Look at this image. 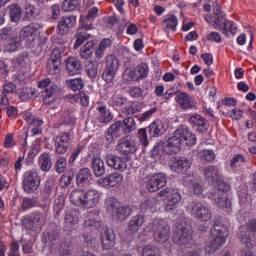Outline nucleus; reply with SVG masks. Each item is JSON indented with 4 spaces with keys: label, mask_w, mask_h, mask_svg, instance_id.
Here are the masks:
<instances>
[{
    "label": "nucleus",
    "mask_w": 256,
    "mask_h": 256,
    "mask_svg": "<svg viewBox=\"0 0 256 256\" xmlns=\"http://www.w3.org/2000/svg\"><path fill=\"white\" fill-rule=\"evenodd\" d=\"M17 35V31L11 26L0 29V43H6Z\"/></svg>",
    "instance_id": "a18cd8bd"
},
{
    "label": "nucleus",
    "mask_w": 256,
    "mask_h": 256,
    "mask_svg": "<svg viewBox=\"0 0 256 256\" xmlns=\"http://www.w3.org/2000/svg\"><path fill=\"white\" fill-rule=\"evenodd\" d=\"M247 163V159L242 154H236L230 160V171L233 173H241L243 171V166Z\"/></svg>",
    "instance_id": "f704fd0d"
},
{
    "label": "nucleus",
    "mask_w": 256,
    "mask_h": 256,
    "mask_svg": "<svg viewBox=\"0 0 256 256\" xmlns=\"http://www.w3.org/2000/svg\"><path fill=\"white\" fill-rule=\"evenodd\" d=\"M39 17V9L35 5L28 4L23 12L22 21L29 23Z\"/></svg>",
    "instance_id": "58836bf2"
},
{
    "label": "nucleus",
    "mask_w": 256,
    "mask_h": 256,
    "mask_svg": "<svg viewBox=\"0 0 256 256\" xmlns=\"http://www.w3.org/2000/svg\"><path fill=\"white\" fill-rule=\"evenodd\" d=\"M38 163L41 171L44 173H48V171H51V167H53V162L49 153L41 154L38 158Z\"/></svg>",
    "instance_id": "37998d69"
},
{
    "label": "nucleus",
    "mask_w": 256,
    "mask_h": 256,
    "mask_svg": "<svg viewBox=\"0 0 256 256\" xmlns=\"http://www.w3.org/2000/svg\"><path fill=\"white\" fill-rule=\"evenodd\" d=\"M211 235L212 240L205 245V253L209 255L225 245L227 237H229V228L225 224H214L211 228Z\"/></svg>",
    "instance_id": "f03ea898"
},
{
    "label": "nucleus",
    "mask_w": 256,
    "mask_h": 256,
    "mask_svg": "<svg viewBox=\"0 0 256 256\" xmlns=\"http://www.w3.org/2000/svg\"><path fill=\"white\" fill-rule=\"evenodd\" d=\"M83 227H84V233L82 234V238L86 243H92L91 235H89V233H93V231H97V229L101 227V224L99 223V221L95 219H88L84 221Z\"/></svg>",
    "instance_id": "5701e85b"
},
{
    "label": "nucleus",
    "mask_w": 256,
    "mask_h": 256,
    "mask_svg": "<svg viewBox=\"0 0 256 256\" xmlns=\"http://www.w3.org/2000/svg\"><path fill=\"white\" fill-rule=\"evenodd\" d=\"M11 23H19L23 21V8L21 5L15 3L8 6Z\"/></svg>",
    "instance_id": "473e14b6"
},
{
    "label": "nucleus",
    "mask_w": 256,
    "mask_h": 256,
    "mask_svg": "<svg viewBox=\"0 0 256 256\" xmlns=\"http://www.w3.org/2000/svg\"><path fill=\"white\" fill-rule=\"evenodd\" d=\"M229 189H231L229 183L219 181L218 190L210 194V199H212V201L216 203L218 207H225L226 209H229V207H231V200L224 196V193H227Z\"/></svg>",
    "instance_id": "6e6552de"
},
{
    "label": "nucleus",
    "mask_w": 256,
    "mask_h": 256,
    "mask_svg": "<svg viewBox=\"0 0 256 256\" xmlns=\"http://www.w3.org/2000/svg\"><path fill=\"white\" fill-rule=\"evenodd\" d=\"M167 29L170 31H177V25H179V21L177 20V16L171 15L167 19L164 20Z\"/></svg>",
    "instance_id": "0e129e2a"
},
{
    "label": "nucleus",
    "mask_w": 256,
    "mask_h": 256,
    "mask_svg": "<svg viewBox=\"0 0 256 256\" xmlns=\"http://www.w3.org/2000/svg\"><path fill=\"white\" fill-rule=\"evenodd\" d=\"M176 103H178L180 109L183 111H189L191 109H197V100L187 92H178L176 94Z\"/></svg>",
    "instance_id": "dca6fc26"
},
{
    "label": "nucleus",
    "mask_w": 256,
    "mask_h": 256,
    "mask_svg": "<svg viewBox=\"0 0 256 256\" xmlns=\"http://www.w3.org/2000/svg\"><path fill=\"white\" fill-rule=\"evenodd\" d=\"M199 157L208 163L215 161V152L213 150H202L198 153Z\"/></svg>",
    "instance_id": "338daca9"
},
{
    "label": "nucleus",
    "mask_w": 256,
    "mask_h": 256,
    "mask_svg": "<svg viewBox=\"0 0 256 256\" xmlns=\"http://www.w3.org/2000/svg\"><path fill=\"white\" fill-rule=\"evenodd\" d=\"M42 241L43 243H50L51 247L59 245V241H61L59 231L48 228L43 233Z\"/></svg>",
    "instance_id": "2f4dec72"
},
{
    "label": "nucleus",
    "mask_w": 256,
    "mask_h": 256,
    "mask_svg": "<svg viewBox=\"0 0 256 256\" xmlns=\"http://www.w3.org/2000/svg\"><path fill=\"white\" fill-rule=\"evenodd\" d=\"M29 63V52H22L14 59L15 67H25Z\"/></svg>",
    "instance_id": "13d9d810"
},
{
    "label": "nucleus",
    "mask_w": 256,
    "mask_h": 256,
    "mask_svg": "<svg viewBox=\"0 0 256 256\" xmlns=\"http://www.w3.org/2000/svg\"><path fill=\"white\" fill-rule=\"evenodd\" d=\"M79 7V0H64L62 2V9L66 12L75 11Z\"/></svg>",
    "instance_id": "e2e57ef3"
},
{
    "label": "nucleus",
    "mask_w": 256,
    "mask_h": 256,
    "mask_svg": "<svg viewBox=\"0 0 256 256\" xmlns=\"http://www.w3.org/2000/svg\"><path fill=\"white\" fill-rule=\"evenodd\" d=\"M65 85L70 91H81L82 89H85V79L81 77L68 79L65 81Z\"/></svg>",
    "instance_id": "a19ab883"
},
{
    "label": "nucleus",
    "mask_w": 256,
    "mask_h": 256,
    "mask_svg": "<svg viewBox=\"0 0 256 256\" xmlns=\"http://www.w3.org/2000/svg\"><path fill=\"white\" fill-rule=\"evenodd\" d=\"M96 111H98V123L107 125V123H111V121H113V113L107 109V106L99 105L97 106Z\"/></svg>",
    "instance_id": "c9c22d12"
},
{
    "label": "nucleus",
    "mask_w": 256,
    "mask_h": 256,
    "mask_svg": "<svg viewBox=\"0 0 256 256\" xmlns=\"http://www.w3.org/2000/svg\"><path fill=\"white\" fill-rule=\"evenodd\" d=\"M159 195L167 199L165 211H167V213H175L177 211V205L181 203V193L174 188H165L159 192Z\"/></svg>",
    "instance_id": "0eeeda50"
},
{
    "label": "nucleus",
    "mask_w": 256,
    "mask_h": 256,
    "mask_svg": "<svg viewBox=\"0 0 256 256\" xmlns=\"http://www.w3.org/2000/svg\"><path fill=\"white\" fill-rule=\"evenodd\" d=\"M46 71L49 75H59V73H61V63L53 62V60H48L46 65Z\"/></svg>",
    "instance_id": "603ef678"
},
{
    "label": "nucleus",
    "mask_w": 256,
    "mask_h": 256,
    "mask_svg": "<svg viewBox=\"0 0 256 256\" xmlns=\"http://www.w3.org/2000/svg\"><path fill=\"white\" fill-rule=\"evenodd\" d=\"M73 132H60L54 143L55 153L57 155H65L71 149V134Z\"/></svg>",
    "instance_id": "ddd939ff"
},
{
    "label": "nucleus",
    "mask_w": 256,
    "mask_h": 256,
    "mask_svg": "<svg viewBox=\"0 0 256 256\" xmlns=\"http://www.w3.org/2000/svg\"><path fill=\"white\" fill-rule=\"evenodd\" d=\"M142 256H161V250L157 246L146 245L142 249Z\"/></svg>",
    "instance_id": "052dcab7"
},
{
    "label": "nucleus",
    "mask_w": 256,
    "mask_h": 256,
    "mask_svg": "<svg viewBox=\"0 0 256 256\" xmlns=\"http://www.w3.org/2000/svg\"><path fill=\"white\" fill-rule=\"evenodd\" d=\"M74 178H75V170L71 169L65 172L60 179L61 187H69L71 185V181H73Z\"/></svg>",
    "instance_id": "864d4df0"
},
{
    "label": "nucleus",
    "mask_w": 256,
    "mask_h": 256,
    "mask_svg": "<svg viewBox=\"0 0 256 256\" xmlns=\"http://www.w3.org/2000/svg\"><path fill=\"white\" fill-rule=\"evenodd\" d=\"M98 183L102 187H121L123 184V174L114 172L104 178H100Z\"/></svg>",
    "instance_id": "6ab92c4d"
},
{
    "label": "nucleus",
    "mask_w": 256,
    "mask_h": 256,
    "mask_svg": "<svg viewBox=\"0 0 256 256\" xmlns=\"http://www.w3.org/2000/svg\"><path fill=\"white\" fill-rule=\"evenodd\" d=\"M39 29H43V24L33 22L27 26H24L20 30L18 37L21 43H23V41L25 42L28 49H33V47H35V41L37 39V32Z\"/></svg>",
    "instance_id": "39448f33"
},
{
    "label": "nucleus",
    "mask_w": 256,
    "mask_h": 256,
    "mask_svg": "<svg viewBox=\"0 0 256 256\" xmlns=\"http://www.w3.org/2000/svg\"><path fill=\"white\" fill-rule=\"evenodd\" d=\"M76 121L77 119L75 118V116H73V114H71L70 112H64L59 121L58 129H63V127H67L66 132L73 133V128L75 127Z\"/></svg>",
    "instance_id": "cd10ccee"
},
{
    "label": "nucleus",
    "mask_w": 256,
    "mask_h": 256,
    "mask_svg": "<svg viewBox=\"0 0 256 256\" xmlns=\"http://www.w3.org/2000/svg\"><path fill=\"white\" fill-rule=\"evenodd\" d=\"M122 132L124 135H129L133 131H137V122L133 116H128L121 121Z\"/></svg>",
    "instance_id": "ea45409f"
},
{
    "label": "nucleus",
    "mask_w": 256,
    "mask_h": 256,
    "mask_svg": "<svg viewBox=\"0 0 256 256\" xmlns=\"http://www.w3.org/2000/svg\"><path fill=\"white\" fill-rule=\"evenodd\" d=\"M72 101H75V103H80L82 107H88L89 106V95L85 92H80L76 95H73L71 97Z\"/></svg>",
    "instance_id": "5fc2aeb1"
},
{
    "label": "nucleus",
    "mask_w": 256,
    "mask_h": 256,
    "mask_svg": "<svg viewBox=\"0 0 256 256\" xmlns=\"http://www.w3.org/2000/svg\"><path fill=\"white\" fill-rule=\"evenodd\" d=\"M167 129H169V124L162 120H155L148 126L150 137H161Z\"/></svg>",
    "instance_id": "412c9836"
},
{
    "label": "nucleus",
    "mask_w": 256,
    "mask_h": 256,
    "mask_svg": "<svg viewBox=\"0 0 256 256\" xmlns=\"http://www.w3.org/2000/svg\"><path fill=\"white\" fill-rule=\"evenodd\" d=\"M21 47H23V43L21 42L19 35L16 34L13 38L6 41L3 51L4 53H17Z\"/></svg>",
    "instance_id": "7c9ffc66"
},
{
    "label": "nucleus",
    "mask_w": 256,
    "mask_h": 256,
    "mask_svg": "<svg viewBox=\"0 0 256 256\" xmlns=\"http://www.w3.org/2000/svg\"><path fill=\"white\" fill-rule=\"evenodd\" d=\"M167 185V176L163 173H158L153 175L146 183V189H148L149 193H155V191H159V189H163V187Z\"/></svg>",
    "instance_id": "a211bd4d"
},
{
    "label": "nucleus",
    "mask_w": 256,
    "mask_h": 256,
    "mask_svg": "<svg viewBox=\"0 0 256 256\" xmlns=\"http://www.w3.org/2000/svg\"><path fill=\"white\" fill-rule=\"evenodd\" d=\"M110 104L112 107L116 108L123 107L127 105V98L123 96V94L115 93L110 99Z\"/></svg>",
    "instance_id": "8fccbe9b"
},
{
    "label": "nucleus",
    "mask_w": 256,
    "mask_h": 256,
    "mask_svg": "<svg viewBox=\"0 0 256 256\" xmlns=\"http://www.w3.org/2000/svg\"><path fill=\"white\" fill-rule=\"evenodd\" d=\"M134 70L136 71L138 81H141V79H145V77L149 75V66L145 63L138 65L136 68H134Z\"/></svg>",
    "instance_id": "bf43d9fd"
},
{
    "label": "nucleus",
    "mask_w": 256,
    "mask_h": 256,
    "mask_svg": "<svg viewBox=\"0 0 256 256\" xmlns=\"http://www.w3.org/2000/svg\"><path fill=\"white\" fill-rule=\"evenodd\" d=\"M101 200V194L97 190H88L84 192V202L83 207L85 209H93L99 205V201Z\"/></svg>",
    "instance_id": "aec40b11"
},
{
    "label": "nucleus",
    "mask_w": 256,
    "mask_h": 256,
    "mask_svg": "<svg viewBox=\"0 0 256 256\" xmlns=\"http://www.w3.org/2000/svg\"><path fill=\"white\" fill-rule=\"evenodd\" d=\"M75 25H77V16H63L57 24V35H60V37L69 35V31H71Z\"/></svg>",
    "instance_id": "4468645a"
},
{
    "label": "nucleus",
    "mask_w": 256,
    "mask_h": 256,
    "mask_svg": "<svg viewBox=\"0 0 256 256\" xmlns=\"http://www.w3.org/2000/svg\"><path fill=\"white\" fill-rule=\"evenodd\" d=\"M73 248L68 243H62L59 248V255L60 256H71V252Z\"/></svg>",
    "instance_id": "774afa93"
},
{
    "label": "nucleus",
    "mask_w": 256,
    "mask_h": 256,
    "mask_svg": "<svg viewBox=\"0 0 256 256\" xmlns=\"http://www.w3.org/2000/svg\"><path fill=\"white\" fill-rule=\"evenodd\" d=\"M54 169L58 174L65 173L67 169V158L59 156L54 164Z\"/></svg>",
    "instance_id": "4d7b16f0"
},
{
    "label": "nucleus",
    "mask_w": 256,
    "mask_h": 256,
    "mask_svg": "<svg viewBox=\"0 0 256 256\" xmlns=\"http://www.w3.org/2000/svg\"><path fill=\"white\" fill-rule=\"evenodd\" d=\"M105 161L111 169L120 171L121 173L127 171V161L125 158L109 153L105 157Z\"/></svg>",
    "instance_id": "f3484780"
},
{
    "label": "nucleus",
    "mask_w": 256,
    "mask_h": 256,
    "mask_svg": "<svg viewBox=\"0 0 256 256\" xmlns=\"http://www.w3.org/2000/svg\"><path fill=\"white\" fill-rule=\"evenodd\" d=\"M85 198V191L81 189H75L70 193V201L73 203V205H76L77 207L83 206Z\"/></svg>",
    "instance_id": "49530a36"
},
{
    "label": "nucleus",
    "mask_w": 256,
    "mask_h": 256,
    "mask_svg": "<svg viewBox=\"0 0 256 256\" xmlns=\"http://www.w3.org/2000/svg\"><path fill=\"white\" fill-rule=\"evenodd\" d=\"M188 122L192 125L193 129H196V131H200L201 133L209 129V121L199 114L190 116Z\"/></svg>",
    "instance_id": "b1692460"
},
{
    "label": "nucleus",
    "mask_w": 256,
    "mask_h": 256,
    "mask_svg": "<svg viewBox=\"0 0 256 256\" xmlns=\"http://www.w3.org/2000/svg\"><path fill=\"white\" fill-rule=\"evenodd\" d=\"M123 133V124H121V120L116 121L108 128V137H110V141L113 139H119Z\"/></svg>",
    "instance_id": "c03bdc74"
},
{
    "label": "nucleus",
    "mask_w": 256,
    "mask_h": 256,
    "mask_svg": "<svg viewBox=\"0 0 256 256\" xmlns=\"http://www.w3.org/2000/svg\"><path fill=\"white\" fill-rule=\"evenodd\" d=\"M91 169L95 177H103L105 174V162L99 157H93L91 159Z\"/></svg>",
    "instance_id": "e433bc0d"
},
{
    "label": "nucleus",
    "mask_w": 256,
    "mask_h": 256,
    "mask_svg": "<svg viewBox=\"0 0 256 256\" xmlns=\"http://www.w3.org/2000/svg\"><path fill=\"white\" fill-rule=\"evenodd\" d=\"M143 223H145V216L135 215L130 219L128 223V229L132 233H137L141 229V227H143Z\"/></svg>",
    "instance_id": "79ce46f5"
},
{
    "label": "nucleus",
    "mask_w": 256,
    "mask_h": 256,
    "mask_svg": "<svg viewBox=\"0 0 256 256\" xmlns=\"http://www.w3.org/2000/svg\"><path fill=\"white\" fill-rule=\"evenodd\" d=\"M138 144L135 140L124 137L118 140V144L116 145V150L121 153V155H133L137 153Z\"/></svg>",
    "instance_id": "2eb2a0df"
},
{
    "label": "nucleus",
    "mask_w": 256,
    "mask_h": 256,
    "mask_svg": "<svg viewBox=\"0 0 256 256\" xmlns=\"http://www.w3.org/2000/svg\"><path fill=\"white\" fill-rule=\"evenodd\" d=\"M105 69H110L112 71H119V59L115 54H110L106 57Z\"/></svg>",
    "instance_id": "3c124183"
},
{
    "label": "nucleus",
    "mask_w": 256,
    "mask_h": 256,
    "mask_svg": "<svg viewBox=\"0 0 256 256\" xmlns=\"http://www.w3.org/2000/svg\"><path fill=\"white\" fill-rule=\"evenodd\" d=\"M97 15H99V8L95 6L90 8L85 17L86 20L83 21V19H81L82 29L85 31H91V29H93V20L97 17Z\"/></svg>",
    "instance_id": "c756f323"
},
{
    "label": "nucleus",
    "mask_w": 256,
    "mask_h": 256,
    "mask_svg": "<svg viewBox=\"0 0 256 256\" xmlns=\"http://www.w3.org/2000/svg\"><path fill=\"white\" fill-rule=\"evenodd\" d=\"M93 47H95V41H88L81 49H80V57L81 59H89L93 55Z\"/></svg>",
    "instance_id": "09e8293b"
},
{
    "label": "nucleus",
    "mask_w": 256,
    "mask_h": 256,
    "mask_svg": "<svg viewBox=\"0 0 256 256\" xmlns=\"http://www.w3.org/2000/svg\"><path fill=\"white\" fill-rule=\"evenodd\" d=\"M212 20L214 29H217L218 31H221V29L227 22V15L224 14L223 11H221V7H219V5H216V7L214 8V15Z\"/></svg>",
    "instance_id": "c85d7f7f"
},
{
    "label": "nucleus",
    "mask_w": 256,
    "mask_h": 256,
    "mask_svg": "<svg viewBox=\"0 0 256 256\" xmlns=\"http://www.w3.org/2000/svg\"><path fill=\"white\" fill-rule=\"evenodd\" d=\"M183 143L187 147L197 144V137L188 127H180L166 141H161V150L165 155H177L183 149Z\"/></svg>",
    "instance_id": "f257e3e1"
},
{
    "label": "nucleus",
    "mask_w": 256,
    "mask_h": 256,
    "mask_svg": "<svg viewBox=\"0 0 256 256\" xmlns=\"http://www.w3.org/2000/svg\"><path fill=\"white\" fill-rule=\"evenodd\" d=\"M203 175H204V179L205 181H207V183H217L219 182V167L215 166V165H208L203 169Z\"/></svg>",
    "instance_id": "bb28decb"
},
{
    "label": "nucleus",
    "mask_w": 256,
    "mask_h": 256,
    "mask_svg": "<svg viewBox=\"0 0 256 256\" xmlns=\"http://www.w3.org/2000/svg\"><path fill=\"white\" fill-rule=\"evenodd\" d=\"M191 217H194V219H197L198 221H211L213 218V212H211V209L209 207L205 206L201 202H192L191 204V211H190Z\"/></svg>",
    "instance_id": "9b49d317"
},
{
    "label": "nucleus",
    "mask_w": 256,
    "mask_h": 256,
    "mask_svg": "<svg viewBox=\"0 0 256 256\" xmlns=\"http://www.w3.org/2000/svg\"><path fill=\"white\" fill-rule=\"evenodd\" d=\"M84 71L89 79H97V75H99V62L97 60L86 62Z\"/></svg>",
    "instance_id": "4c0bfd02"
},
{
    "label": "nucleus",
    "mask_w": 256,
    "mask_h": 256,
    "mask_svg": "<svg viewBox=\"0 0 256 256\" xmlns=\"http://www.w3.org/2000/svg\"><path fill=\"white\" fill-rule=\"evenodd\" d=\"M106 210L118 221H125L131 215V207L122 205L115 197H108L105 201Z\"/></svg>",
    "instance_id": "7ed1b4c3"
},
{
    "label": "nucleus",
    "mask_w": 256,
    "mask_h": 256,
    "mask_svg": "<svg viewBox=\"0 0 256 256\" xmlns=\"http://www.w3.org/2000/svg\"><path fill=\"white\" fill-rule=\"evenodd\" d=\"M141 109H143V105L140 102H130L122 109V113L129 117L141 112Z\"/></svg>",
    "instance_id": "de8ad7c7"
},
{
    "label": "nucleus",
    "mask_w": 256,
    "mask_h": 256,
    "mask_svg": "<svg viewBox=\"0 0 256 256\" xmlns=\"http://www.w3.org/2000/svg\"><path fill=\"white\" fill-rule=\"evenodd\" d=\"M66 63V71L68 75H79L81 71H83V65L81 61L75 57H68L65 61Z\"/></svg>",
    "instance_id": "a878e982"
},
{
    "label": "nucleus",
    "mask_w": 256,
    "mask_h": 256,
    "mask_svg": "<svg viewBox=\"0 0 256 256\" xmlns=\"http://www.w3.org/2000/svg\"><path fill=\"white\" fill-rule=\"evenodd\" d=\"M77 223H79V212L76 209L67 212L64 217L65 231H73Z\"/></svg>",
    "instance_id": "393cba45"
},
{
    "label": "nucleus",
    "mask_w": 256,
    "mask_h": 256,
    "mask_svg": "<svg viewBox=\"0 0 256 256\" xmlns=\"http://www.w3.org/2000/svg\"><path fill=\"white\" fill-rule=\"evenodd\" d=\"M101 243L103 249L106 251L115 247V233L113 230H105L104 233L101 234Z\"/></svg>",
    "instance_id": "72a5a7b5"
},
{
    "label": "nucleus",
    "mask_w": 256,
    "mask_h": 256,
    "mask_svg": "<svg viewBox=\"0 0 256 256\" xmlns=\"http://www.w3.org/2000/svg\"><path fill=\"white\" fill-rule=\"evenodd\" d=\"M41 185V176L33 170L26 171L23 175L22 186L25 193H35Z\"/></svg>",
    "instance_id": "9d476101"
},
{
    "label": "nucleus",
    "mask_w": 256,
    "mask_h": 256,
    "mask_svg": "<svg viewBox=\"0 0 256 256\" xmlns=\"http://www.w3.org/2000/svg\"><path fill=\"white\" fill-rule=\"evenodd\" d=\"M220 31L223 33V35H227V33L235 35V33H237V26L233 23V21L226 20Z\"/></svg>",
    "instance_id": "680f3d73"
},
{
    "label": "nucleus",
    "mask_w": 256,
    "mask_h": 256,
    "mask_svg": "<svg viewBox=\"0 0 256 256\" xmlns=\"http://www.w3.org/2000/svg\"><path fill=\"white\" fill-rule=\"evenodd\" d=\"M43 119L34 118L30 123V129L33 135H41L43 133V129L41 126L43 125Z\"/></svg>",
    "instance_id": "6e6d98bb"
},
{
    "label": "nucleus",
    "mask_w": 256,
    "mask_h": 256,
    "mask_svg": "<svg viewBox=\"0 0 256 256\" xmlns=\"http://www.w3.org/2000/svg\"><path fill=\"white\" fill-rule=\"evenodd\" d=\"M117 75V71L110 70L109 68H105L102 73V79L106 83H113L115 81V76Z\"/></svg>",
    "instance_id": "69168bd1"
},
{
    "label": "nucleus",
    "mask_w": 256,
    "mask_h": 256,
    "mask_svg": "<svg viewBox=\"0 0 256 256\" xmlns=\"http://www.w3.org/2000/svg\"><path fill=\"white\" fill-rule=\"evenodd\" d=\"M38 87L39 89H44L42 91L44 103H54L56 99L55 95H57V91H59V86H57L55 82H52L51 79L45 78L38 83Z\"/></svg>",
    "instance_id": "1a4fd4ad"
},
{
    "label": "nucleus",
    "mask_w": 256,
    "mask_h": 256,
    "mask_svg": "<svg viewBox=\"0 0 256 256\" xmlns=\"http://www.w3.org/2000/svg\"><path fill=\"white\" fill-rule=\"evenodd\" d=\"M168 165L174 173L183 174L191 169L193 162L185 156H173L170 158Z\"/></svg>",
    "instance_id": "f8f14e48"
},
{
    "label": "nucleus",
    "mask_w": 256,
    "mask_h": 256,
    "mask_svg": "<svg viewBox=\"0 0 256 256\" xmlns=\"http://www.w3.org/2000/svg\"><path fill=\"white\" fill-rule=\"evenodd\" d=\"M93 181V174L89 168H82L76 174V185L78 187H89Z\"/></svg>",
    "instance_id": "4be33fe9"
},
{
    "label": "nucleus",
    "mask_w": 256,
    "mask_h": 256,
    "mask_svg": "<svg viewBox=\"0 0 256 256\" xmlns=\"http://www.w3.org/2000/svg\"><path fill=\"white\" fill-rule=\"evenodd\" d=\"M148 229L152 231L154 241L156 243H166L171 237V228L169 224L163 219H154L150 224H148Z\"/></svg>",
    "instance_id": "20e7f679"
},
{
    "label": "nucleus",
    "mask_w": 256,
    "mask_h": 256,
    "mask_svg": "<svg viewBox=\"0 0 256 256\" xmlns=\"http://www.w3.org/2000/svg\"><path fill=\"white\" fill-rule=\"evenodd\" d=\"M193 240V231L187 224L178 223L173 229L172 241L175 245L185 247Z\"/></svg>",
    "instance_id": "423d86ee"
}]
</instances>
